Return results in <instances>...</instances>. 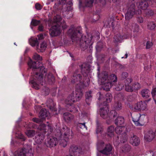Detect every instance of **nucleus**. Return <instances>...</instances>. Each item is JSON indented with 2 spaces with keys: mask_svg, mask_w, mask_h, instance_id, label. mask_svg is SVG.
Here are the masks:
<instances>
[{
  "mask_svg": "<svg viewBox=\"0 0 156 156\" xmlns=\"http://www.w3.org/2000/svg\"><path fill=\"white\" fill-rule=\"evenodd\" d=\"M33 58L36 61H33L30 59L28 62L29 66L28 70H32L29 83L32 84V87L36 90L39 89L38 83H43L44 74H45V81L50 84H54L55 82V78L53 74L49 73L48 74H47V69L44 66H41L39 64V61L41 59L40 55L35 53L33 56Z\"/></svg>",
  "mask_w": 156,
  "mask_h": 156,
  "instance_id": "nucleus-1",
  "label": "nucleus"
},
{
  "mask_svg": "<svg viewBox=\"0 0 156 156\" xmlns=\"http://www.w3.org/2000/svg\"><path fill=\"white\" fill-rule=\"evenodd\" d=\"M82 28L80 26L75 27L72 26L68 31V34L70 36L72 42L78 45L82 51L86 49L89 46V48L91 50L94 41L95 39L100 38L99 34L97 33L96 36L90 34H87V36L82 35Z\"/></svg>",
  "mask_w": 156,
  "mask_h": 156,
  "instance_id": "nucleus-2",
  "label": "nucleus"
},
{
  "mask_svg": "<svg viewBox=\"0 0 156 156\" xmlns=\"http://www.w3.org/2000/svg\"><path fill=\"white\" fill-rule=\"evenodd\" d=\"M98 77L101 80L103 90L106 91H109L112 86L117 81L116 76L114 74H112L108 76V73L105 71L102 72L101 74H100L99 68H98Z\"/></svg>",
  "mask_w": 156,
  "mask_h": 156,
  "instance_id": "nucleus-3",
  "label": "nucleus"
},
{
  "mask_svg": "<svg viewBox=\"0 0 156 156\" xmlns=\"http://www.w3.org/2000/svg\"><path fill=\"white\" fill-rule=\"evenodd\" d=\"M71 82L72 83H76L75 87L76 97L80 98L83 94L82 89L88 86V82H85L81 74L78 73L76 70L73 73L71 77Z\"/></svg>",
  "mask_w": 156,
  "mask_h": 156,
  "instance_id": "nucleus-4",
  "label": "nucleus"
},
{
  "mask_svg": "<svg viewBox=\"0 0 156 156\" xmlns=\"http://www.w3.org/2000/svg\"><path fill=\"white\" fill-rule=\"evenodd\" d=\"M47 147H53L56 146L60 140L62 133L61 131V127H56L53 131V127H47Z\"/></svg>",
  "mask_w": 156,
  "mask_h": 156,
  "instance_id": "nucleus-5",
  "label": "nucleus"
},
{
  "mask_svg": "<svg viewBox=\"0 0 156 156\" xmlns=\"http://www.w3.org/2000/svg\"><path fill=\"white\" fill-rule=\"evenodd\" d=\"M62 18L58 15H56L53 18V22L54 23L49 30V33L51 37L56 36L59 35L61 33L60 30L61 27L63 29H66L67 26L65 22L63 21L62 23L61 21Z\"/></svg>",
  "mask_w": 156,
  "mask_h": 156,
  "instance_id": "nucleus-6",
  "label": "nucleus"
},
{
  "mask_svg": "<svg viewBox=\"0 0 156 156\" xmlns=\"http://www.w3.org/2000/svg\"><path fill=\"white\" fill-rule=\"evenodd\" d=\"M135 0H128L126 5V11L125 14V19L129 20L136 14L140 15L142 13L141 9L136 10Z\"/></svg>",
  "mask_w": 156,
  "mask_h": 156,
  "instance_id": "nucleus-7",
  "label": "nucleus"
},
{
  "mask_svg": "<svg viewBox=\"0 0 156 156\" xmlns=\"http://www.w3.org/2000/svg\"><path fill=\"white\" fill-rule=\"evenodd\" d=\"M112 98V95L110 93H107L104 98L105 101L103 102V104L105 105L104 107L101 108L100 109V116L104 119L108 118V115L109 111L108 103L110 102Z\"/></svg>",
  "mask_w": 156,
  "mask_h": 156,
  "instance_id": "nucleus-8",
  "label": "nucleus"
},
{
  "mask_svg": "<svg viewBox=\"0 0 156 156\" xmlns=\"http://www.w3.org/2000/svg\"><path fill=\"white\" fill-rule=\"evenodd\" d=\"M46 127H37V129L41 131L40 133L37 134L35 136V140L38 144H41L44 138V134L47 133L48 129Z\"/></svg>",
  "mask_w": 156,
  "mask_h": 156,
  "instance_id": "nucleus-9",
  "label": "nucleus"
},
{
  "mask_svg": "<svg viewBox=\"0 0 156 156\" xmlns=\"http://www.w3.org/2000/svg\"><path fill=\"white\" fill-rule=\"evenodd\" d=\"M75 96H74V92H73L70 94L68 96L65 100V103L67 106L73 104L74 102L76 101H79L82 98V96L80 98L76 97V94L75 92Z\"/></svg>",
  "mask_w": 156,
  "mask_h": 156,
  "instance_id": "nucleus-10",
  "label": "nucleus"
},
{
  "mask_svg": "<svg viewBox=\"0 0 156 156\" xmlns=\"http://www.w3.org/2000/svg\"><path fill=\"white\" fill-rule=\"evenodd\" d=\"M144 140L146 141L151 142L154 140V131L152 130H149L146 132H144Z\"/></svg>",
  "mask_w": 156,
  "mask_h": 156,
  "instance_id": "nucleus-11",
  "label": "nucleus"
},
{
  "mask_svg": "<svg viewBox=\"0 0 156 156\" xmlns=\"http://www.w3.org/2000/svg\"><path fill=\"white\" fill-rule=\"evenodd\" d=\"M79 67L83 76L85 77L87 76L90 70V67L89 65L87 64L84 63L79 66Z\"/></svg>",
  "mask_w": 156,
  "mask_h": 156,
  "instance_id": "nucleus-12",
  "label": "nucleus"
},
{
  "mask_svg": "<svg viewBox=\"0 0 156 156\" xmlns=\"http://www.w3.org/2000/svg\"><path fill=\"white\" fill-rule=\"evenodd\" d=\"M69 151L74 155H77V153L81 154L83 152L82 149L80 147L75 145H72L70 147Z\"/></svg>",
  "mask_w": 156,
  "mask_h": 156,
  "instance_id": "nucleus-13",
  "label": "nucleus"
},
{
  "mask_svg": "<svg viewBox=\"0 0 156 156\" xmlns=\"http://www.w3.org/2000/svg\"><path fill=\"white\" fill-rule=\"evenodd\" d=\"M112 148L113 147L111 144H106L105 145L104 148L100 151L99 152L103 154L108 155L112 153Z\"/></svg>",
  "mask_w": 156,
  "mask_h": 156,
  "instance_id": "nucleus-14",
  "label": "nucleus"
},
{
  "mask_svg": "<svg viewBox=\"0 0 156 156\" xmlns=\"http://www.w3.org/2000/svg\"><path fill=\"white\" fill-rule=\"evenodd\" d=\"M119 115L117 112L114 110L111 111L109 113H108V119L106 120V123L109 124L113 120V119Z\"/></svg>",
  "mask_w": 156,
  "mask_h": 156,
  "instance_id": "nucleus-15",
  "label": "nucleus"
},
{
  "mask_svg": "<svg viewBox=\"0 0 156 156\" xmlns=\"http://www.w3.org/2000/svg\"><path fill=\"white\" fill-rule=\"evenodd\" d=\"M132 120L136 126H142L139 121L140 118L141 117V115L138 113L131 114Z\"/></svg>",
  "mask_w": 156,
  "mask_h": 156,
  "instance_id": "nucleus-16",
  "label": "nucleus"
},
{
  "mask_svg": "<svg viewBox=\"0 0 156 156\" xmlns=\"http://www.w3.org/2000/svg\"><path fill=\"white\" fill-rule=\"evenodd\" d=\"M133 80L131 78H128L125 81V90L129 92H132L133 91L132 86H131L129 85L132 81Z\"/></svg>",
  "mask_w": 156,
  "mask_h": 156,
  "instance_id": "nucleus-17",
  "label": "nucleus"
},
{
  "mask_svg": "<svg viewBox=\"0 0 156 156\" xmlns=\"http://www.w3.org/2000/svg\"><path fill=\"white\" fill-rule=\"evenodd\" d=\"M114 123L115 125L117 126V127H125L124 126H121L124 123V119L122 116H119V115L115 119Z\"/></svg>",
  "mask_w": 156,
  "mask_h": 156,
  "instance_id": "nucleus-18",
  "label": "nucleus"
},
{
  "mask_svg": "<svg viewBox=\"0 0 156 156\" xmlns=\"http://www.w3.org/2000/svg\"><path fill=\"white\" fill-rule=\"evenodd\" d=\"M130 143L133 146H137L140 143V139L136 136L133 135L130 139Z\"/></svg>",
  "mask_w": 156,
  "mask_h": 156,
  "instance_id": "nucleus-19",
  "label": "nucleus"
},
{
  "mask_svg": "<svg viewBox=\"0 0 156 156\" xmlns=\"http://www.w3.org/2000/svg\"><path fill=\"white\" fill-rule=\"evenodd\" d=\"M146 104L141 101L135 104L134 109L136 110L140 111L144 110L146 107Z\"/></svg>",
  "mask_w": 156,
  "mask_h": 156,
  "instance_id": "nucleus-20",
  "label": "nucleus"
},
{
  "mask_svg": "<svg viewBox=\"0 0 156 156\" xmlns=\"http://www.w3.org/2000/svg\"><path fill=\"white\" fill-rule=\"evenodd\" d=\"M46 106L51 111H55L57 109L55 107V104L51 99H48L46 102Z\"/></svg>",
  "mask_w": 156,
  "mask_h": 156,
  "instance_id": "nucleus-21",
  "label": "nucleus"
},
{
  "mask_svg": "<svg viewBox=\"0 0 156 156\" xmlns=\"http://www.w3.org/2000/svg\"><path fill=\"white\" fill-rule=\"evenodd\" d=\"M149 1H150L141 0L139 2V5H138V9L143 10H146L148 5V2Z\"/></svg>",
  "mask_w": 156,
  "mask_h": 156,
  "instance_id": "nucleus-22",
  "label": "nucleus"
},
{
  "mask_svg": "<svg viewBox=\"0 0 156 156\" xmlns=\"http://www.w3.org/2000/svg\"><path fill=\"white\" fill-rule=\"evenodd\" d=\"M128 37V36L126 34L124 35L119 33L115 35L114 37V38L116 42H121L123 39H126Z\"/></svg>",
  "mask_w": 156,
  "mask_h": 156,
  "instance_id": "nucleus-23",
  "label": "nucleus"
},
{
  "mask_svg": "<svg viewBox=\"0 0 156 156\" xmlns=\"http://www.w3.org/2000/svg\"><path fill=\"white\" fill-rule=\"evenodd\" d=\"M61 1L62 5H64L66 4L65 7L66 8V11H69L72 9L73 2L71 0H69L68 2H67L66 0H61Z\"/></svg>",
  "mask_w": 156,
  "mask_h": 156,
  "instance_id": "nucleus-24",
  "label": "nucleus"
},
{
  "mask_svg": "<svg viewBox=\"0 0 156 156\" xmlns=\"http://www.w3.org/2000/svg\"><path fill=\"white\" fill-rule=\"evenodd\" d=\"M91 91H89L86 93L85 94V101L87 104L90 105L92 99V94Z\"/></svg>",
  "mask_w": 156,
  "mask_h": 156,
  "instance_id": "nucleus-25",
  "label": "nucleus"
},
{
  "mask_svg": "<svg viewBox=\"0 0 156 156\" xmlns=\"http://www.w3.org/2000/svg\"><path fill=\"white\" fill-rule=\"evenodd\" d=\"M26 148L25 147L18 149L14 153V156H25Z\"/></svg>",
  "mask_w": 156,
  "mask_h": 156,
  "instance_id": "nucleus-26",
  "label": "nucleus"
},
{
  "mask_svg": "<svg viewBox=\"0 0 156 156\" xmlns=\"http://www.w3.org/2000/svg\"><path fill=\"white\" fill-rule=\"evenodd\" d=\"M128 27L130 29H132L134 33H138L139 30V26L135 23H133L132 24L129 23L127 25Z\"/></svg>",
  "mask_w": 156,
  "mask_h": 156,
  "instance_id": "nucleus-27",
  "label": "nucleus"
},
{
  "mask_svg": "<svg viewBox=\"0 0 156 156\" xmlns=\"http://www.w3.org/2000/svg\"><path fill=\"white\" fill-rule=\"evenodd\" d=\"M40 117L42 119H44L49 115L48 112L45 108L42 109L40 113Z\"/></svg>",
  "mask_w": 156,
  "mask_h": 156,
  "instance_id": "nucleus-28",
  "label": "nucleus"
},
{
  "mask_svg": "<svg viewBox=\"0 0 156 156\" xmlns=\"http://www.w3.org/2000/svg\"><path fill=\"white\" fill-rule=\"evenodd\" d=\"M63 116L64 120L67 122L71 120L73 118V115L68 112L64 113Z\"/></svg>",
  "mask_w": 156,
  "mask_h": 156,
  "instance_id": "nucleus-29",
  "label": "nucleus"
},
{
  "mask_svg": "<svg viewBox=\"0 0 156 156\" xmlns=\"http://www.w3.org/2000/svg\"><path fill=\"white\" fill-rule=\"evenodd\" d=\"M68 140V138L64 137L62 139V135L60 140H58V142H59V144L61 146L65 147L67 146Z\"/></svg>",
  "mask_w": 156,
  "mask_h": 156,
  "instance_id": "nucleus-30",
  "label": "nucleus"
},
{
  "mask_svg": "<svg viewBox=\"0 0 156 156\" xmlns=\"http://www.w3.org/2000/svg\"><path fill=\"white\" fill-rule=\"evenodd\" d=\"M30 44L32 46H38L39 44V42L38 41L37 38L36 37H32L29 41Z\"/></svg>",
  "mask_w": 156,
  "mask_h": 156,
  "instance_id": "nucleus-31",
  "label": "nucleus"
},
{
  "mask_svg": "<svg viewBox=\"0 0 156 156\" xmlns=\"http://www.w3.org/2000/svg\"><path fill=\"white\" fill-rule=\"evenodd\" d=\"M149 90L148 89H145L141 91V94L145 98H147L149 97Z\"/></svg>",
  "mask_w": 156,
  "mask_h": 156,
  "instance_id": "nucleus-32",
  "label": "nucleus"
},
{
  "mask_svg": "<svg viewBox=\"0 0 156 156\" xmlns=\"http://www.w3.org/2000/svg\"><path fill=\"white\" fill-rule=\"evenodd\" d=\"M67 106L68 107V111L70 112L75 113L78 111L77 107L73 104Z\"/></svg>",
  "mask_w": 156,
  "mask_h": 156,
  "instance_id": "nucleus-33",
  "label": "nucleus"
},
{
  "mask_svg": "<svg viewBox=\"0 0 156 156\" xmlns=\"http://www.w3.org/2000/svg\"><path fill=\"white\" fill-rule=\"evenodd\" d=\"M65 131L64 133V137L68 138L69 137L70 135L71 136H73V133L72 129L70 130V129L69 127H66Z\"/></svg>",
  "mask_w": 156,
  "mask_h": 156,
  "instance_id": "nucleus-34",
  "label": "nucleus"
},
{
  "mask_svg": "<svg viewBox=\"0 0 156 156\" xmlns=\"http://www.w3.org/2000/svg\"><path fill=\"white\" fill-rule=\"evenodd\" d=\"M25 133L29 137H32L34 136L35 134V131L33 130L27 129Z\"/></svg>",
  "mask_w": 156,
  "mask_h": 156,
  "instance_id": "nucleus-35",
  "label": "nucleus"
},
{
  "mask_svg": "<svg viewBox=\"0 0 156 156\" xmlns=\"http://www.w3.org/2000/svg\"><path fill=\"white\" fill-rule=\"evenodd\" d=\"M147 26L148 29L152 30L155 29L156 25L154 22L153 21H151L148 22Z\"/></svg>",
  "mask_w": 156,
  "mask_h": 156,
  "instance_id": "nucleus-36",
  "label": "nucleus"
},
{
  "mask_svg": "<svg viewBox=\"0 0 156 156\" xmlns=\"http://www.w3.org/2000/svg\"><path fill=\"white\" fill-rule=\"evenodd\" d=\"M107 0H98L99 4L100 5V6L102 7L105 5L107 2ZM113 2L115 3L119 2V0H112Z\"/></svg>",
  "mask_w": 156,
  "mask_h": 156,
  "instance_id": "nucleus-37",
  "label": "nucleus"
},
{
  "mask_svg": "<svg viewBox=\"0 0 156 156\" xmlns=\"http://www.w3.org/2000/svg\"><path fill=\"white\" fill-rule=\"evenodd\" d=\"M128 137L127 134L126 133L122 134L121 136L120 142L122 143H124L127 141Z\"/></svg>",
  "mask_w": 156,
  "mask_h": 156,
  "instance_id": "nucleus-38",
  "label": "nucleus"
},
{
  "mask_svg": "<svg viewBox=\"0 0 156 156\" xmlns=\"http://www.w3.org/2000/svg\"><path fill=\"white\" fill-rule=\"evenodd\" d=\"M94 0H85L84 4L86 6L90 7L92 6Z\"/></svg>",
  "mask_w": 156,
  "mask_h": 156,
  "instance_id": "nucleus-39",
  "label": "nucleus"
},
{
  "mask_svg": "<svg viewBox=\"0 0 156 156\" xmlns=\"http://www.w3.org/2000/svg\"><path fill=\"white\" fill-rule=\"evenodd\" d=\"M47 47V44L45 42H43L41 44L40 46V51L43 52L46 49Z\"/></svg>",
  "mask_w": 156,
  "mask_h": 156,
  "instance_id": "nucleus-40",
  "label": "nucleus"
},
{
  "mask_svg": "<svg viewBox=\"0 0 156 156\" xmlns=\"http://www.w3.org/2000/svg\"><path fill=\"white\" fill-rule=\"evenodd\" d=\"M123 150L125 152H129L131 149L130 145L129 144H125L122 147Z\"/></svg>",
  "mask_w": 156,
  "mask_h": 156,
  "instance_id": "nucleus-41",
  "label": "nucleus"
},
{
  "mask_svg": "<svg viewBox=\"0 0 156 156\" xmlns=\"http://www.w3.org/2000/svg\"><path fill=\"white\" fill-rule=\"evenodd\" d=\"M114 108L117 111L121 110L122 108V104L119 101H117L114 105Z\"/></svg>",
  "mask_w": 156,
  "mask_h": 156,
  "instance_id": "nucleus-42",
  "label": "nucleus"
},
{
  "mask_svg": "<svg viewBox=\"0 0 156 156\" xmlns=\"http://www.w3.org/2000/svg\"><path fill=\"white\" fill-rule=\"evenodd\" d=\"M74 125L76 127H86L85 126V123L84 122H81L80 121L79 122H75L74 123Z\"/></svg>",
  "mask_w": 156,
  "mask_h": 156,
  "instance_id": "nucleus-43",
  "label": "nucleus"
},
{
  "mask_svg": "<svg viewBox=\"0 0 156 156\" xmlns=\"http://www.w3.org/2000/svg\"><path fill=\"white\" fill-rule=\"evenodd\" d=\"M26 153L25 156H33V154L32 151V149L31 148H30V149L28 150L27 148H26Z\"/></svg>",
  "mask_w": 156,
  "mask_h": 156,
  "instance_id": "nucleus-44",
  "label": "nucleus"
},
{
  "mask_svg": "<svg viewBox=\"0 0 156 156\" xmlns=\"http://www.w3.org/2000/svg\"><path fill=\"white\" fill-rule=\"evenodd\" d=\"M140 88V85L138 83H135L132 85V88L134 90H137Z\"/></svg>",
  "mask_w": 156,
  "mask_h": 156,
  "instance_id": "nucleus-45",
  "label": "nucleus"
},
{
  "mask_svg": "<svg viewBox=\"0 0 156 156\" xmlns=\"http://www.w3.org/2000/svg\"><path fill=\"white\" fill-rule=\"evenodd\" d=\"M16 134H17L16 136L18 139L21 140L23 141H25L26 140V138L20 132L18 134L17 133Z\"/></svg>",
  "mask_w": 156,
  "mask_h": 156,
  "instance_id": "nucleus-46",
  "label": "nucleus"
},
{
  "mask_svg": "<svg viewBox=\"0 0 156 156\" xmlns=\"http://www.w3.org/2000/svg\"><path fill=\"white\" fill-rule=\"evenodd\" d=\"M40 23V20L32 19L31 22V24L34 26H36L39 24Z\"/></svg>",
  "mask_w": 156,
  "mask_h": 156,
  "instance_id": "nucleus-47",
  "label": "nucleus"
},
{
  "mask_svg": "<svg viewBox=\"0 0 156 156\" xmlns=\"http://www.w3.org/2000/svg\"><path fill=\"white\" fill-rule=\"evenodd\" d=\"M103 48V44L101 42H98L96 45V48L97 50H100Z\"/></svg>",
  "mask_w": 156,
  "mask_h": 156,
  "instance_id": "nucleus-48",
  "label": "nucleus"
},
{
  "mask_svg": "<svg viewBox=\"0 0 156 156\" xmlns=\"http://www.w3.org/2000/svg\"><path fill=\"white\" fill-rule=\"evenodd\" d=\"M124 128V127H115V131L117 134H120L122 132Z\"/></svg>",
  "mask_w": 156,
  "mask_h": 156,
  "instance_id": "nucleus-49",
  "label": "nucleus"
},
{
  "mask_svg": "<svg viewBox=\"0 0 156 156\" xmlns=\"http://www.w3.org/2000/svg\"><path fill=\"white\" fill-rule=\"evenodd\" d=\"M119 137H118V136H117L116 138H113V143L115 146H117L119 145Z\"/></svg>",
  "mask_w": 156,
  "mask_h": 156,
  "instance_id": "nucleus-50",
  "label": "nucleus"
},
{
  "mask_svg": "<svg viewBox=\"0 0 156 156\" xmlns=\"http://www.w3.org/2000/svg\"><path fill=\"white\" fill-rule=\"evenodd\" d=\"M151 94L153 99L156 98V87L152 88Z\"/></svg>",
  "mask_w": 156,
  "mask_h": 156,
  "instance_id": "nucleus-51",
  "label": "nucleus"
},
{
  "mask_svg": "<svg viewBox=\"0 0 156 156\" xmlns=\"http://www.w3.org/2000/svg\"><path fill=\"white\" fill-rule=\"evenodd\" d=\"M124 87L123 84H119L117 87H115V88L117 91H120L122 90Z\"/></svg>",
  "mask_w": 156,
  "mask_h": 156,
  "instance_id": "nucleus-52",
  "label": "nucleus"
},
{
  "mask_svg": "<svg viewBox=\"0 0 156 156\" xmlns=\"http://www.w3.org/2000/svg\"><path fill=\"white\" fill-rule=\"evenodd\" d=\"M93 21L92 22H96L99 19V16L98 13H96L95 15H94L93 17Z\"/></svg>",
  "mask_w": 156,
  "mask_h": 156,
  "instance_id": "nucleus-53",
  "label": "nucleus"
},
{
  "mask_svg": "<svg viewBox=\"0 0 156 156\" xmlns=\"http://www.w3.org/2000/svg\"><path fill=\"white\" fill-rule=\"evenodd\" d=\"M33 121L38 123H41L42 120L37 118H34L32 119Z\"/></svg>",
  "mask_w": 156,
  "mask_h": 156,
  "instance_id": "nucleus-54",
  "label": "nucleus"
},
{
  "mask_svg": "<svg viewBox=\"0 0 156 156\" xmlns=\"http://www.w3.org/2000/svg\"><path fill=\"white\" fill-rule=\"evenodd\" d=\"M114 127H108L107 131L108 133H110L111 136L113 134L114 131Z\"/></svg>",
  "mask_w": 156,
  "mask_h": 156,
  "instance_id": "nucleus-55",
  "label": "nucleus"
},
{
  "mask_svg": "<svg viewBox=\"0 0 156 156\" xmlns=\"http://www.w3.org/2000/svg\"><path fill=\"white\" fill-rule=\"evenodd\" d=\"M146 13L147 15H149L150 16H152L154 14V12L152 10L148 9L146 10Z\"/></svg>",
  "mask_w": 156,
  "mask_h": 156,
  "instance_id": "nucleus-56",
  "label": "nucleus"
},
{
  "mask_svg": "<svg viewBox=\"0 0 156 156\" xmlns=\"http://www.w3.org/2000/svg\"><path fill=\"white\" fill-rule=\"evenodd\" d=\"M152 45V43L150 41H147L146 43V49H149L151 48V47Z\"/></svg>",
  "mask_w": 156,
  "mask_h": 156,
  "instance_id": "nucleus-57",
  "label": "nucleus"
},
{
  "mask_svg": "<svg viewBox=\"0 0 156 156\" xmlns=\"http://www.w3.org/2000/svg\"><path fill=\"white\" fill-rule=\"evenodd\" d=\"M135 97L134 95H130L128 97V100L129 101H133L135 99Z\"/></svg>",
  "mask_w": 156,
  "mask_h": 156,
  "instance_id": "nucleus-58",
  "label": "nucleus"
},
{
  "mask_svg": "<svg viewBox=\"0 0 156 156\" xmlns=\"http://www.w3.org/2000/svg\"><path fill=\"white\" fill-rule=\"evenodd\" d=\"M35 7L36 9L37 10H41L42 8V7L41 5L40 4L38 3L36 4L35 5Z\"/></svg>",
  "mask_w": 156,
  "mask_h": 156,
  "instance_id": "nucleus-59",
  "label": "nucleus"
},
{
  "mask_svg": "<svg viewBox=\"0 0 156 156\" xmlns=\"http://www.w3.org/2000/svg\"><path fill=\"white\" fill-rule=\"evenodd\" d=\"M103 127H97L96 129V133L97 134L101 133L103 130Z\"/></svg>",
  "mask_w": 156,
  "mask_h": 156,
  "instance_id": "nucleus-60",
  "label": "nucleus"
},
{
  "mask_svg": "<svg viewBox=\"0 0 156 156\" xmlns=\"http://www.w3.org/2000/svg\"><path fill=\"white\" fill-rule=\"evenodd\" d=\"M128 74L126 72H123L122 74V78L123 79H125L127 78L128 76Z\"/></svg>",
  "mask_w": 156,
  "mask_h": 156,
  "instance_id": "nucleus-61",
  "label": "nucleus"
},
{
  "mask_svg": "<svg viewBox=\"0 0 156 156\" xmlns=\"http://www.w3.org/2000/svg\"><path fill=\"white\" fill-rule=\"evenodd\" d=\"M137 21L140 23H142L143 22V18L141 16H139L137 18Z\"/></svg>",
  "mask_w": 156,
  "mask_h": 156,
  "instance_id": "nucleus-62",
  "label": "nucleus"
},
{
  "mask_svg": "<svg viewBox=\"0 0 156 156\" xmlns=\"http://www.w3.org/2000/svg\"><path fill=\"white\" fill-rule=\"evenodd\" d=\"M38 30L40 31H43L44 30V27L42 25H40L38 27Z\"/></svg>",
  "mask_w": 156,
  "mask_h": 156,
  "instance_id": "nucleus-63",
  "label": "nucleus"
},
{
  "mask_svg": "<svg viewBox=\"0 0 156 156\" xmlns=\"http://www.w3.org/2000/svg\"><path fill=\"white\" fill-rule=\"evenodd\" d=\"M37 37L39 40H41L44 38V36L42 34H41L37 35Z\"/></svg>",
  "mask_w": 156,
  "mask_h": 156,
  "instance_id": "nucleus-64",
  "label": "nucleus"
}]
</instances>
